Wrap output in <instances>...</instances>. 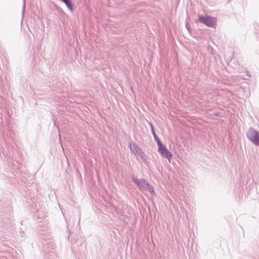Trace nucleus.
<instances>
[{
    "label": "nucleus",
    "instance_id": "nucleus-1",
    "mask_svg": "<svg viewBox=\"0 0 259 259\" xmlns=\"http://www.w3.org/2000/svg\"><path fill=\"white\" fill-rule=\"evenodd\" d=\"M199 20L201 23L212 28H215L217 25L218 19L216 17L207 15L199 16Z\"/></svg>",
    "mask_w": 259,
    "mask_h": 259
},
{
    "label": "nucleus",
    "instance_id": "nucleus-2",
    "mask_svg": "<svg viewBox=\"0 0 259 259\" xmlns=\"http://www.w3.org/2000/svg\"><path fill=\"white\" fill-rule=\"evenodd\" d=\"M247 138L255 145L259 146V133L253 128H249L247 133Z\"/></svg>",
    "mask_w": 259,
    "mask_h": 259
},
{
    "label": "nucleus",
    "instance_id": "nucleus-3",
    "mask_svg": "<svg viewBox=\"0 0 259 259\" xmlns=\"http://www.w3.org/2000/svg\"><path fill=\"white\" fill-rule=\"evenodd\" d=\"M157 145L158 147V151L160 152L161 156L168 159L169 160L170 158L172 156L171 153L162 143H160Z\"/></svg>",
    "mask_w": 259,
    "mask_h": 259
},
{
    "label": "nucleus",
    "instance_id": "nucleus-4",
    "mask_svg": "<svg viewBox=\"0 0 259 259\" xmlns=\"http://www.w3.org/2000/svg\"><path fill=\"white\" fill-rule=\"evenodd\" d=\"M130 148L132 153H133L136 156L143 157L144 152L135 143L130 144Z\"/></svg>",
    "mask_w": 259,
    "mask_h": 259
},
{
    "label": "nucleus",
    "instance_id": "nucleus-5",
    "mask_svg": "<svg viewBox=\"0 0 259 259\" xmlns=\"http://www.w3.org/2000/svg\"><path fill=\"white\" fill-rule=\"evenodd\" d=\"M132 180L133 182L136 183L138 186L140 190H141L142 191H146V187L148 183L147 182L146 180H139L138 179L133 177L132 178Z\"/></svg>",
    "mask_w": 259,
    "mask_h": 259
},
{
    "label": "nucleus",
    "instance_id": "nucleus-6",
    "mask_svg": "<svg viewBox=\"0 0 259 259\" xmlns=\"http://www.w3.org/2000/svg\"><path fill=\"white\" fill-rule=\"evenodd\" d=\"M146 191H148L151 194H154L155 193L153 187L149 183H148L147 186L146 187Z\"/></svg>",
    "mask_w": 259,
    "mask_h": 259
},
{
    "label": "nucleus",
    "instance_id": "nucleus-7",
    "mask_svg": "<svg viewBox=\"0 0 259 259\" xmlns=\"http://www.w3.org/2000/svg\"><path fill=\"white\" fill-rule=\"evenodd\" d=\"M151 132H152V135H153L154 139H155V141L157 143V144L158 145V144L161 143L160 140H159V139L157 136V135H156V134L155 133V131L154 130V131H152Z\"/></svg>",
    "mask_w": 259,
    "mask_h": 259
},
{
    "label": "nucleus",
    "instance_id": "nucleus-8",
    "mask_svg": "<svg viewBox=\"0 0 259 259\" xmlns=\"http://www.w3.org/2000/svg\"><path fill=\"white\" fill-rule=\"evenodd\" d=\"M148 124H149V125L150 126L151 131H154V126H153V125L152 124V122H149Z\"/></svg>",
    "mask_w": 259,
    "mask_h": 259
}]
</instances>
